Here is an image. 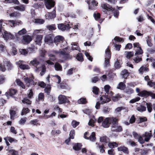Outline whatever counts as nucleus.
I'll list each match as a JSON object with an SVG mask.
<instances>
[{
	"mask_svg": "<svg viewBox=\"0 0 155 155\" xmlns=\"http://www.w3.org/2000/svg\"><path fill=\"white\" fill-rule=\"evenodd\" d=\"M126 82V81L124 80V82H120L117 88L118 89H120L121 90H124L126 87V85L125 84V83Z\"/></svg>",
	"mask_w": 155,
	"mask_h": 155,
	"instance_id": "obj_31",
	"label": "nucleus"
},
{
	"mask_svg": "<svg viewBox=\"0 0 155 155\" xmlns=\"http://www.w3.org/2000/svg\"><path fill=\"white\" fill-rule=\"evenodd\" d=\"M67 49V48H63L61 50H60L59 51H54L53 52L56 54H58L60 57L62 56V57L64 58L67 57L68 55V54L65 51V50H66Z\"/></svg>",
	"mask_w": 155,
	"mask_h": 155,
	"instance_id": "obj_10",
	"label": "nucleus"
},
{
	"mask_svg": "<svg viewBox=\"0 0 155 155\" xmlns=\"http://www.w3.org/2000/svg\"><path fill=\"white\" fill-rule=\"evenodd\" d=\"M82 147V145L80 143H77L75 144L73 146V149L75 150H80Z\"/></svg>",
	"mask_w": 155,
	"mask_h": 155,
	"instance_id": "obj_36",
	"label": "nucleus"
},
{
	"mask_svg": "<svg viewBox=\"0 0 155 155\" xmlns=\"http://www.w3.org/2000/svg\"><path fill=\"white\" fill-rule=\"evenodd\" d=\"M76 58L78 61H82L83 60L82 54L81 53L77 54Z\"/></svg>",
	"mask_w": 155,
	"mask_h": 155,
	"instance_id": "obj_45",
	"label": "nucleus"
},
{
	"mask_svg": "<svg viewBox=\"0 0 155 155\" xmlns=\"http://www.w3.org/2000/svg\"><path fill=\"white\" fill-rule=\"evenodd\" d=\"M19 51L21 54L24 55H26L28 53V51L27 49H21L19 50Z\"/></svg>",
	"mask_w": 155,
	"mask_h": 155,
	"instance_id": "obj_48",
	"label": "nucleus"
},
{
	"mask_svg": "<svg viewBox=\"0 0 155 155\" xmlns=\"http://www.w3.org/2000/svg\"><path fill=\"white\" fill-rule=\"evenodd\" d=\"M83 112L88 115H90L92 112V110L88 109H85L83 110Z\"/></svg>",
	"mask_w": 155,
	"mask_h": 155,
	"instance_id": "obj_61",
	"label": "nucleus"
},
{
	"mask_svg": "<svg viewBox=\"0 0 155 155\" xmlns=\"http://www.w3.org/2000/svg\"><path fill=\"white\" fill-rule=\"evenodd\" d=\"M47 28L49 31L55 30L56 29L55 25L54 24L48 25L47 26Z\"/></svg>",
	"mask_w": 155,
	"mask_h": 155,
	"instance_id": "obj_46",
	"label": "nucleus"
},
{
	"mask_svg": "<svg viewBox=\"0 0 155 155\" xmlns=\"http://www.w3.org/2000/svg\"><path fill=\"white\" fill-rule=\"evenodd\" d=\"M136 92L138 93V95L141 97H147L149 95L150 93H151L150 91H148L146 90L140 91V89L138 88H136Z\"/></svg>",
	"mask_w": 155,
	"mask_h": 155,
	"instance_id": "obj_6",
	"label": "nucleus"
},
{
	"mask_svg": "<svg viewBox=\"0 0 155 155\" xmlns=\"http://www.w3.org/2000/svg\"><path fill=\"white\" fill-rule=\"evenodd\" d=\"M6 51V48L4 45L0 44V52H4Z\"/></svg>",
	"mask_w": 155,
	"mask_h": 155,
	"instance_id": "obj_60",
	"label": "nucleus"
},
{
	"mask_svg": "<svg viewBox=\"0 0 155 155\" xmlns=\"http://www.w3.org/2000/svg\"><path fill=\"white\" fill-rule=\"evenodd\" d=\"M22 39L21 40V42L24 44H29L32 40L31 37L28 35L23 36Z\"/></svg>",
	"mask_w": 155,
	"mask_h": 155,
	"instance_id": "obj_12",
	"label": "nucleus"
},
{
	"mask_svg": "<svg viewBox=\"0 0 155 155\" xmlns=\"http://www.w3.org/2000/svg\"><path fill=\"white\" fill-rule=\"evenodd\" d=\"M146 107L142 104H139L138 106L137 107V110L140 112H142L145 111L146 110Z\"/></svg>",
	"mask_w": 155,
	"mask_h": 155,
	"instance_id": "obj_30",
	"label": "nucleus"
},
{
	"mask_svg": "<svg viewBox=\"0 0 155 155\" xmlns=\"http://www.w3.org/2000/svg\"><path fill=\"white\" fill-rule=\"evenodd\" d=\"M22 102L24 104H26L28 105L31 104V101L28 99L27 97H25L24 98L23 100H22Z\"/></svg>",
	"mask_w": 155,
	"mask_h": 155,
	"instance_id": "obj_47",
	"label": "nucleus"
},
{
	"mask_svg": "<svg viewBox=\"0 0 155 155\" xmlns=\"http://www.w3.org/2000/svg\"><path fill=\"white\" fill-rule=\"evenodd\" d=\"M43 6V4L42 3H35L33 5V7L36 9L42 8Z\"/></svg>",
	"mask_w": 155,
	"mask_h": 155,
	"instance_id": "obj_42",
	"label": "nucleus"
},
{
	"mask_svg": "<svg viewBox=\"0 0 155 155\" xmlns=\"http://www.w3.org/2000/svg\"><path fill=\"white\" fill-rule=\"evenodd\" d=\"M99 88L97 87L94 86L93 87V92L95 94L97 95L98 93Z\"/></svg>",
	"mask_w": 155,
	"mask_h": 155,
	"instance_id": "obj_63",
	"label": "nucleus"
},
{
	"mask_svg": "<svg viewBox=\"0 0 155 155\" xmlns=\"http://www.w3.org/2000/svg\"><path fill=\"white\" fill-rule=\"evenodd\" d=\"M58 27L59 30L64 31L68 30L70 28L73 27V26H70L69 24L66 25L61 23L58 24Z\"/></svg>",
	"mask_w": 155,
	"mask_h": 155,
	"instance_id": "obj_11",
	"label": "nucleus"
},
{
	"mask_svg": "<svg viewBox=\"0 0 155 155\" xmlns=\"http://www.w3.org/2000/svg\"><path fill=\"white\" fill-rule=\"evenodd\" d=\"M68 97H66L65 96L60 94L59 95L58 97V104H62L66 103H69L70 101L68 99Z\"/></svg>",
	"mask_w": 155,
	"mask_h": 155,
	"instance_id": "obj_5",
	"label": "nucleus"
},
{
	"mask_svg": "<svg viewBox=\"0 0 155 155\" xmlns=\"http://www.w3.org/2000/svg\"><path fill=\"white\" fill-rule=\"evenodd\" d=\"M4 2L6 3H13L16 5H19V2L18 0H5Z\"/></svg>",
	"mask_w": 155,
	"mask_h": 155,
	"instance_id": "obj_37",
	"label": "nucleus"
},
{
	"mask_svg": "<svg viewBox=\"0 0 155 155\" xmlns=\"http://www.w3.org/2000/svg\"><path fill=\"white\" fill-rule=\"evenodd\" d=\"M3 63L7 67L8 70H11L13 66L12 64L7 59H4L3 61Z\"/></svg>",
	"mask_w": 155,
	"mask_h": 155,
	"instance_id": "obj_22",
	"label": "nucleus"
},
{
	"mask_svg": "<svg viewBox=\"0 0 155 155\" xmlns=\"http://www.w3.org/2000/svg\"><path fill=\"white\" fill-rule=\"evenodd\" d=\"M30 63L32 65L36 68V69L35 70V72H39V66L38 67V66L39 64V62L36 59H35L32 61H31L30 62Z\"/></svg>",
	"mask_w": 155,
	"mask_h": 155,
	"instance_id": "obj_16",
	"label": "nucleus"
},
{
	"mask_svg": "<svg viewBox=\"0 0 155 155\" xmlns=\"http://www.w3.org/2000/svg\"><path fill=\"white\" fill-rule=\"evenodd\" d=\"M114 67L116 69H119L121 67L120 64L118 60H117L115 63Z\"/></svg>",
	"mask_w": 155,
	"mask_h": 155,
	"instance_id": "obj_64",
	"label": "nucleus"
},
{
	"mask_svg": "<svg viewBox=\"0 0 155 155\" xmlns=\"http://www.w3.org/2000/svg\"><path fill=\"white\" fill-rule=\"evenodd\" d=\"M105 52L106 55V57L105 58L110 59L111 57V54L110 53V50L108 48L106 49Z\"/></svg>",
	"mask_w": 155,
	"mask_h": 155,
	"instance_id": "obj_40",
	"label": "nucleus"
},
{
	"mask_svg": "<svg viewBox=\"0 0 155 155\" xmlns=\"http://www.w3.org/2000/svg\"><path fill=\"white\" fill-rule=\"evenodd\" d=\"M87 133V132H86L84 134V137L85 139L89 140L93 142L95 141L96 138L95 137V133L94 132H92L91 135L89 137H87L86 136Z\"/></svg>",
	"mask_w": 155,
	"mask_h": 155,
	"instance_id": "obj_19",
	"label": "nucleus"
},
{
	"mask_svg": "<svg viewBox=\"0 0 155 155\" xmlns=\"http://www.w3.org/2000/svg\"><path fill=\"white\" fill-rule=\"evenodd\" d=\"M134 91L131 88L127 87L124 90V92L128 95H130L134 92Z\"/></svg>",
	"mask_w": 155,
	"mask_h": 155,
	"instance_id": "obj_29",
	"label": "nucleus"
},
{
	"mask_svg": "<svg viewBox=\"0 0 155 155\" xmlns=\"http://www.w3.org/2000/svg\"><path fill=\"white\" fill-rule=\"evenodd\" d=\"M117 120L115 118V120L113 121L111 126V130L113 132H120L122 131V127L118 125Z\"/></svg>",
	"mask_w": 155,
	"mask_h": 155,
	"instance_id": "obj_1",
	"label": "nucleus"
},
{
	"mask_svg": "<svg viewBox=\"0 0 155 155\" xmlns=\"http://www.w3.org/2000/svg\"><path fill=\"white\" fill-rule=\"evenodd\" d=\"M29 110L28 108H24L22 110V111L21 113V115H24L29 112Z\"/></svg>",
	"mask_w": 155,
	"mask_h": 155,
	"instance_id": "obj_53",
	"label": "nucleus"
},
{
	"mask_svg": "<svg viewBox=\"0 0 155 155\" xmlns=\"http://www.w3.org/2000/svg\"><path fill=\"white\" fill-rule=\"evenodd\" d=\"M133 135L134 137L136 140H137L141 144L144 143L145 140V139H143L142 136L138 134L137 132H133Z\"/></svg>",
	"mask_w": 155,
	"mask_h": 155,
	"instance_id": "obj_7",
	"label": "nucleus"
},
{
	"mask_svg": "<svg viewBox=\"0 0 155 155\" xmlns=\"http://www.w3.org/2000/svg\"><path fill=\"white\" fill-rule=\"evenodd\" d=\"M101 7L102 8L103 11L107 14H109L110 12L114 10V8L106 3L102 4Z\"/></svg>",
	"mask_w": 155,
	"mask_h": 155,
	"instance_id": "obj_4",
	"label": "nucleus"
},
{
	"mask_svg": "<svg viewBox=\"0 0 155 155\" xmlns=\"http://www.w3.org/2000/svg\"><path fill=\"white\" fill-rule=\"evenodd\" d=\"M9 152L11 155H18V151L13 149L9 150Z\"/></svg>",
	"mask_w": 155,
	"mask_h": 155,
	"instance_id": "obj_62",
	"label": "nucleus"
},
{
	"mask_svg": "<svg viewBox=\"0 0 155 155\" xmlns=\"http://www.w3.org/2000/svg\"><path fill=\"white\" fill-rule=\"evenodd\" d=\"M110 109L108 108L107 107H103L102 111L105 114H108L110 110Z\"/></svg>",
	"mask_w": 155,
	"mask_h": 155,
	"instance_id": "obj_57",
	"label": "nucleus"
},
{
	"mask_svg": "<svg viewBox=\"0 0 155 155\" xmlns=\"http://www.w3.org/2000/svg\"><path fill=\"white\" fill-rule=\"evenodd\" d=\"M114 120V117H106L104 119L102 122V126L104 128H107L109 127L111 123L112 124Z\"/></svg>",
	"mask_w": 155,
	"mask_h": 155,
	"instance_id": "obj_3",
	"label": "nucleus"
},
{
	"mask_svg": "<svg viewBox=\"0 0 155 155\" xmlns=\"http://www.w3.org/2000/svg\"><path fill=\"white\" fill-rule=\"evenodd\" d=\"M53 129H54V128ZM61 133V131L59 130H55L54 129H53L51 132V134L54 135L55 134H59Z\"/></svg>",
	"mask_w": 155,
	"mask_h": 155,
	"instance_id": "obj_52",
	"label": "nucleus"
},
{
	"mask_svg": "<svg viewBox=\"0 0 155 155\" xmlns=\"http://www.w3.org/2000/svg\"><path fill=\"white\" fill-rule=\"evenodd\" d=\"M39 71L41 70V72L40 73V74L41 76L43 75L46 71V68L45 66H42L41 67H40L39 68Z\"/></svg>",
	"mask_w": 155,
	"mask_h": 155,
	"instance_id": "obj_39",
	"label": "nucleus"
},
{
	"mask_svg": "<svg viewBox=\"0 0 155 155\" xmlns=\"http://www.w3.org/2000/svg\"><path fill=\"white\" fill-rule=\"evenodd\" d=\"M47 19H50L54 18L56 17V11L54 8L53 11L51 12H48L45 15Z\"/></svg>",
	"mask_w": 155,
	"mask_h": 155,
	"instance_id": "obj_18",
	"label": "nucleus"
},
{
	"mask_svg": "<svg viewBox=\"0 0 155 155\" xmlns=\"http://www.w3.org/2000/svg\"><path fill=\"white\" fill-rule=\"evenodd\" d=\"M53 42L57 46H58V45L61 43H62V44H63V45H65L66 44V42L64 40V38L61 35H57L55 37L54 36Z\"/></svg>",
	"mask_w": 155,
	"mask_h": 155,
	"instance_id": "obj_2",
	"label": "nucleus"
},
{
	"mask_svg": "<svg viewBox=\"0 0 155 155\" xmlns=\"http://www.w3.org/2000/svg\"><path fill=\"white\" fill-rule=\"evenodd\" d=\"M16 83L18 85L21 87L22 88H25V85L19 79H18L16 80Z\"/></svg>",
	"mask_w": 155,
	"mask_h": 155,
	"instance_id": "obj_56",
	"label": "nucleus"
},
{
	"mask_svg": "<svg viewBox=\"0 0 155 155\" xmlns=\"http://www.w3.org/2000/svg\"><path fill=\"white\" fill-rule=\"evenodd\" d=\"M148 69L147 68L145 67H141L139 70V73L141 74H142L144 71H147Z\"/></svg>",
	"mask_w": 155,
	"mask_h": 155,
	"instance_id": "obj_44",
	"label": "nucleus"
},
{
	"mask_svg": "<svg viewBox=\"0 0 155 155\" xmlns=\"http://www.w3.org/2000/svg\"><path fill=\"white\" fill-rule=\"evenodd\" d=\"M44 94L42 93H40L38 95V98L36 99L35 102L38 103L40 101H43L44 99Z\"/></svg>",
	"mask_w": 155,
	"mask_h": 155,
	"instance_id": "obj_27",
	"label": "nucleus"
},
{
	"mask_svg": "<svg viewBox=\"0 0 155 155\" xmlns=\"http://www.w3.org/2000/svg\"><path fill=\"white\" fill-rule=\"evenodd\" d=\"M109 147L110 148H113L114 147H117L118 145L117 143L115 142L112 143H109L108 144Z\"/></svg>",
	"mask_w": 155,
	"mask_h": 155,
	"instance_id": "obj_49",
	"label": "nucleus"
},
{
	"mask_svg": "<svg viewBox=\"0 0 155 155\" xmlns=\"http://www.w3.org/2000/svg\"><path fill=\"white\" fill-rule=\"evenodd\" d=\"M112 97H110L108 94H105L103 95L100 97V100L101 101L102 104L109 102L110 100V98Z\"/></svg>",
	"mask_w": 155,
	"mask_h": 155,
	"instance_id": "obj_17",
	"label": "nucleus"
},
{
	"mask_svg": "<svg viewBox=\"0 0 155 155\" xmlns=\"http://www.w3.org/2000/svg\"><path fill=\"white\" fill-rule=\"evenodd\" d=\"M78 102L79 104H85L87 101L85 98H81L78 100Z\"/></svg>",
	"mask_w": 155,
	"mask_h": 155,
	"instance_id": "obj_51",
	"label": "nucleus"
},
{
	"mask_svg": "<svg viewBox=\"0 0 155 155\" xmlns=\"http://www.w3.org/2000/svg\"><path fill=\"white\" fill-rule=\"evenodd\" d=\"M55 70L57 71H61L62 68L61 65L58 63H56L54 66Z\"/></svg>",
	"mask_w": 155,
	"mask_h": 155,
	"instance_id": "obj_35",
	"label": "nucleus"
},
{
	"mask_svg": "<svg viewBox=\"0 0 155 155\" xmlns=\"http://www.w3.org/2000/svg\"><path fill=\"white\" fill-rule=\"evenodd\" d=\"M2 35L3 38L6 41L8 40L13 39L15 38L13 35L6 31H5Z\"/></svg>",
	"mask_w": 155,
	"mask_h": 155,
	"instance_id": "obj_9",
	"label": "nucleus"
},
{
	"mask_svg": "<svg viewBox=\"0 0 155 155\" xmlns=\"http://www.w3.org/2000/svg\"><path fill=\"white\" fill-rule=\"evenodd\" d=\"M38 120L37 119H35L31 120L30 122V124L34 125H40V124L38 123Z\"/></svg>",
	"mask_w": 155,
	"mask_h": 155,
	"instance_id": "obj_43",
	"label": "nucleus"
},
{
	"mask_svg": "<svg viewBox=\"0 0 155 155\" xmlns=\"http://www.w3.org/2000/svg\"><path fill=\"white\" fill-rule=\"evenodd\" d=\"M33 79V77H27L24 78V80L28 87L30 85H34L35 84Z\"/></svg>",
	"mask_w": 155,
	"mask_h": 155,
	"instance_id": "obj_15",
	"label": "nucleus"
},
{
	"mask_svg": "<svg viewBox=\"0 0 155 155\" xmlns=\"http://www.w3.org/2000/svg\"><path fill=\"white\" fill-rule=\"evenodd\" d=\"M117 149L119 151H122L124 153L128 154L129 153V151L128 148L124 146H121L118 147Z\"/></svg>",
	"mask_w": 155,
	"mask_h": 155,
	"instance_id": "obj_24",
	"label": "nucleus"
},
{
	"mask_svg": "<svg viewBox=\"0 0 155 155\" xmlns=\"http://www.w3.org/2000/svg\"><path fill=\"white\" fill-rule=\"evenodd\" d=\"M55 4V2L52 0H46L45 1V5L48 9H50L53 7Z\"/></svg>",
	"mask_w": 155,
	"mask_h": 155,
	"instance_id": "obj_14",
	"label": "nucleus"
},
{
	"mask_svg": "<svg viewBox=\"0 0 155 155\" xmlns=\"http://www.w3.org/2000/svg\"><path fill=\"white\" fill-rule=\"evenodd\" d=\"M17 91L15 89H11L9 90V91L8 92H6L5 93V95L7 97H8L9 94L11 96L15 95Z\"/></svg>",
	"mask_w": 155,
	"mask_h": 155,
	"instance_id": "obj_32",
	"label": "nucleus"
},
{
	"mask_svg": "<svg viewBox=\"0 0 155 155\" xmlns=\"http://www.w3.org/2000/svg\"><path fill=\"white\" fill-rule=\"evenodd\" d=\"M25 62L19 60L16 62V64L19 66V67L23 70L29 68V66L27 64H25Z\"/></svg>",
	"mask_w": 155,
	"mask_h": 155,
	"instance_id": "obj_13",
	"label": "nucleus"
},
{
	"mask_svg": "<svg viewBox=\"0 0 155 155\" xmlns=\"http://www.w3.org/2000/svg\"><path fill=\"white\" fill-rule=\"evenodd\" d=\"M43 35H38L36 37L35 42L38 45H40L41 43Z\"/></svg>",
	"mask_w": 155,
	"mask_h": 155,
	"instance_id": "obj_25",
	"label": "nucleus"
},
{
	"mask_svg": "<svg viewBox=\"0 0 155 155\" xmlns=\"http://www.w3.org/2000/svg\"><path fill=\"white\" fill-rule=\"evenodd\" d=\"M146 104L147 106V109L148 111L150 113L151 112L152 109L151 104L150 103H146Z\"/></svg>",
	"mask_w": 155,
	"mask_h": 155,
	"instance_id": "obj_58",
	"label": "nucleus"
},
{
	"mask_svg": "<svg viewBox=\"0 0 155 155\" xmlns=\"http://www.w3.org/2000/svg\"><path fill=\"white\" fill-rule=\"evenodd\" d=\"M8 23L12 27H14L17 25V22L14 20H9Z\"/></svg>",
	"mask_w": 155,
	"mask_h": 155,
	"instance_id": "obj_50",
	"label": "nucleus"
},
{
	"mask_svg": "<svg viewBox=\"0 0 155 155\" xmlns=\"http://www.w3.org/2000/svg\"><path fill=\"white\" fill-rule=\"evenodd\" d=\"M110 87L109 85H106L104 87V91L106 92L105 94H107L110 97H112L113 93L111 91H110Z\"/></svg>",
	"mask_w": 155,
	"mask_h": 155,
	"instance_id": "obj_21",
	"label": "nucleus"
},
{
	"mask_svg": "<svg viewBox=\"0 0 155 155\" xmlns=\"http://www.w3.org/2000/svg\"><path fill=\"white\" fill-rule=\"evenodd\" d=\"M96 144L97 145V148L100 150L101 153H103L105 152V147L104 144H100L97 143Z\"/></svg>",
	"mask_w": 155,
	"mask_h": 155,
	"instance_id": "obj_26",
	"label": "nucleus"
},
{
	"mask_svg": "<svg viewBox=\"0 0 155 155\" xmlns=\"http://www.w3.org/2000/svg\"><path fill=\"white\" fill-rule=\"evenodd\" d=\"M121 74L123 78L126 79L128 76L129 73L127 70L125 69L121 72Z\"/></svg>",
	"mask_w": 155,
	"mask_h": 155,
	"instance_id": "obj_34",
	"label": "nucleus"
},
{
	"mask_svg": "<svg viewBox=\"0 0 155 155\" xmlns=\"http://www.w3.org/2000/svg\"><path fill=\"white\" fill-rule=\"evenodd\" d=\"M54 38V35L53 34L48 35L45 37V42L50 45L53 43Z\"/></svg>",
	"mask_w": 155,
	"mask_h": 155,
	"instance_id": "obj_8",
	"label": "nucleus"
},
{
	"mask_svg": "<svg viewBox=\"0 0 155 155\" xmlns=\"http://www.w3.org/2000/svg\"><path fill=\"white\" fill-rule=\"evenodd\" d=\"M14 8L20 11H24L25 10V6L23 5L17 6L15 7Z\"/></svg>",
	"mask_w": 155,
	"mask_h": 155,
	"instance_id": "obj_33",
	"label": "nucleus"
},
{
	"mask_svg": "<svg viewBox=\"0 0 155 155\" xmlns=\"http://www.w3.org/2000/svg\"><path fill=\"white\" fill-rule=\"evenodd\" d=\"M100 141L102 142L107 143L109 141V139L105 136L100 137Z\"/></svg>",
	"mask_w": 155,
	"mask_h": 155,
	"instance_id": "obj_38",
	"label": "nucleus"
},
{
	"mask_svg": "<svg viewBox=\"0 0 155 155\" xmlns=\"http://www.w3.org/2000/svg\"><path fill=\"white\" fill-rule=\"evenodd\" d=\"M71 49L72 50H76L79 51H80V48L78 44L75 42H72L71 43Z\"/></svg>",
	"mask_w": 155,
	"mask_h": 155,
	"instance_id": "obj_28",
	"label": "nucleus"
},
{
	"mask_svg": "<svg viewBox=\"0 0 155 155\" xmlns=\"http://www.w3.org/2000/svg\"><path fill=\"white\" fill-rule=\"evenodd\" d=\"M147 85L150 87H153L154 89H155V82H153L151 80L150 82H148L147 83Z\"/></svg>",
	"mask_w": 155,
	"mask_h": 155,
	"instance_id": "obj_59",
	"label": "nucleus"
},
{
	"mask_svg": "<svg viewBox=\"0 0 155 155\" xmlns=\"http://www.w3.org/2000/svg\"><path fill=\"white\" fill-rule=\"evenodd\" d=\"M9 113L10 115V118L11 119H14L16 114V112L15 110H13L12 108L10 110Z\"/></svg>",
	"mask_w": 155,
	"mask_h": 155,
	"instance_id": "obj_41",
	"label": "nucleus"
},
{
	"mask_svg": "<svg viewBox=\"0 0 155 155\" xmlns=\"http://www.w3.org/2000/svg\"><path fill=\"white\" fill-rule=\"evenodd\" d=\"M45 91L47 94V95H49L51 91V87L50 85H48L45 89Z\"/></svg>",
	"mask_w": 155,
	"mask_h": 155,
	"instance_id": "obj_55",
	"label": "nucleus"
},
{
	"mask_svg": "<svg viewBox=\"0 0 155 155\" xmlns=\"http://www.w3.org/2000/svg\"><path fill=\"white\" fill-rule=\"evenodd\" d=\"M45 22V21L42 19L38 18L35 20V22L39 24H43Z\"/></svg>",
	"mask_w": 155,
	"mask_h": 155,
	"instance_id": "obj_54",
	"label": "nucleus"
},
{
	"mask_svg": "<svg viewBox=\"0 0 155 155\" xmlns=\"http://www.w3.org/2000/svg\"><path fill=\"white\" fill-rule=\"evenodd\" d=\"M142 137H145V140L146 142H148L151 137H152L151 131H150L149 132H146L144 134H142Z\"/></svg>",
	"mask_w": 155,
	"mask_h": 155,
	"instance_id": "obj_20",
	"label": "nucleus"
},
{
	"mask_svg": "<svg viewBox=\"0 0 155 155\" xmlns=\"http://www.w3.org/2000/svg\"><path fill=\"white\" fill-rule=\"evenodd\" d=\"M26 30L25 28H23L22 30L19 31L17 33H16L15 36L17 39L18 40L20 39V35H22L25 34L26 32Z\"/></svg>",
	"mask_w": 155,
	"mask_h": 155,
	"instance_id": "obj_23",
	"label": "nucleus"
}]
</instances>
